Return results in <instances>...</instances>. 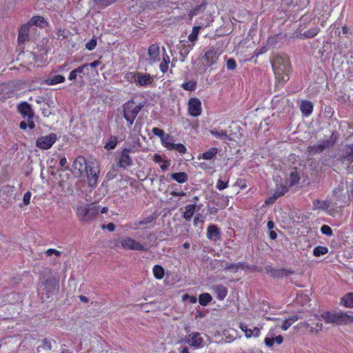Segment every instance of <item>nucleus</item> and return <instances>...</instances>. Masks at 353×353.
I'll return each instance as SVG.
<instances>
[{
	"instance_id": "de8ad7c7",
	"label": "nucleus",
	"mask_w": 353,
	"mask_h": 353,
	"mask_svg": "<svg viewBox=\"0 0 353 353\" xmlns=\"http://www.w3.org/2000/svg\"><path fill=\"white\" fill-rule=\"evenodd\" d=\"M314 321H316L315 327H310V332H316L321 330L322 329V323H321V319H319L317 315H315Z\"/></svg>"
},
{
	"instance_id": "f257e3e1",
	"label": "nucleus",
	"mask_w": 353,
	"mask_h": 353,
	"mask_svg": "<svg viewBox=\"0 0 353 353\" xmlns=\"http://www.w3.org/2000/svg\"><path fill=\"white\" fill-rule=\"evenodd\" d=\"M271 63L278 83H283L290 79V65L288 57L284 54H274Z\"/></svg>"
},
{
	"instance_id": "1a4fd4ad",
	"label": "nucleus",
	"mask_w": 353,
	"mask_h": 353,
	"mask_svg": "<svg viewBox=\"0 0 353 353\" xmlns=\"http://www.w3.org/2000/svg\"><path fill=\"white\" fill-rule=\"evenodd\" d=\"M56 141L57 135L52 133L38 138L36 142V145L40 149L48 150L52 147Z\"/></svg>"
},
{
	"instance_id": "09e8293b",
	"label": "nucleus",
	"mask_w": 353,
	"mask_h": 353,
	"mask_svg": "<svg viewBox=\"0 0 353 353\" xmlns=\"http://www.w3.org/2000/svg\"><path fill=\"white\" fill-rule=\"evenodd\" d=\"M321 232H322V234L327 236H331L333 234L332 228L327 225H322L321 228Z\"/></svg>"
},
{
	"instance_id": "774afa93",
	"label": "nucleus",
	"mask_w": 353,
	"mask_h": 353,
	"mask_svg": "<svg viewBox=\"0 0 353 353\" xmlns=\"http://www.w3.org/2000/svg\"><path fill=\"white\" fill-rule=\"evenodd\" d=\"M170 165V163L168 161H164L163 163L161 165V168L163 170H166Z\"/></svg>"
},
{
	"instance_id": "5fc2aeb1",
	"label": "nucleus",
	"mask_w": 353,
	"mask_h": 353,
	"mask_svg": "<svg viewBox=\"0 0 353 353\" xmlns=\"http://www.w3.org/2000/svg\"><path fill=\"white\" fill-rule=\"evenodd\" d=\"M46 254L48 256H51L52 255H55L57 257H59L61 256V252H59L55 249H48L46 250Z\"/></svg>"
},
{
	"instance_id": "20e7f679",
	"label": "nucleus",
	"mask_w": 353,
	"mask_h": 353,
	"mask_svg": "<svg viewBox=\"0 0 353 353\" xmlns=\"http://www.w3.org/2000/svg\"><path fill=\"white\" fill-rule=\"evenodd\" d=\"M214 263L216 267L223 268L233 273L237 272L239 269L245 270L256 268L255 267H250L246 263L242 262L231 263L223 261L214 260Z\"/></svg>"
},
{
	"instance_id": "8fccbe9b",
	"label": "nucleus",
	"mask_w": 353,
	"mask_h": 353,
	"mask_svg": "<svg viewBox=\"0 0 353 353\" xmlns=\"http://www.w3.org/2000/svg\"><path fill=\"white\" fill-rule=\"evenodd\" d=\"M260 334V330L258 327H254L252 330L249 329L246 333V337L250 338L252 336H259Z\"/></svg>"
},
{
	"instance_id": "f3484780",
	"label": "nucleus",
	"mask_w": 353,
	"mask_h": 353,
	"mask_svg": "<svg viewBox=\"0 0 353 353\" xmlns=\"http://www.w3.org/2000/svg\"><path fill=\"white\" fill-rule=\"evenodd\" d=\"M17 110L24 118L33 119L34 116V112L31 105L27 102H23L19 104Z\"/></svg>"
},
{
	"instance_id": "c03bdc74",
	"label": "nucleus",
	"mask_w": 353,
	"mask_h": 353,
	"mask_svg": "<svg viewBox=\"0 0 353 353\" xmlns=\"http://www.w3.org/2000/svg\"><path fill=\"white\" fill-rule=\"evenodd\" d=\"M200 29L201 26H194L192 29V33L188 37L189 41H191L193 43V45L198 39V34Z\"/></svg>"
},
{
	"instance_id": "72a5a7b5",
	"label": "nucleus",
	"mask_w": 353,
	"mask_h": 353,
	"mask_svg": "<svg viewBox=\"0 0 353 353\" xmlns=\"http://www.w3.org/2000/svg\"><path fill=\"white\" fill-rule=\"evenodd\" d=\"M90 221L94 219L99 213V205L97 203L89 205Z\"/></svg>"
},
{
	"instance_id": "6e6552de",
	"label": "nucleus",
	"mask_w": 353,
	"mask_h": 353,
	"mask_svg": "<svg viewBox=\"0 0 353 353\" xmlns=\"http://www.w3.org/2000/svg\"><path fill=\"white\" fill-rule=\"evenodd\" d=\"M121 247L125 250H145V247L139 241L131 237L125 236L120 240Z\"/></svg>"
},
{
	"instance_id": "5701e85b",
	"label": "nucleus",
	"mask_w": 353,
	"mask_h": 353,
	"mask_svg": "<svg viewBox=\"0 0 353 353\" xmlns=\"http://www.w3.org/2000/svg\"><path fill=\"white\" fill-rule=\"evenodd\" d=\"M207 235L208 239L215 241H218L221 237L220 230L216 225H210L208 228Z\"/></svg>"
},
{
	"instance_id": "a19ab883",
	"label": "nucleus",
	"mask_w": 353,
	"mask_h": 353,
	"mask_svg": "<svg viewBox=\"0 0 353 353\" xmlns=\"http://www.w3.org/2000/svg\"><path fill=\"white\" fill-rule=\"evenodd\" d=\"M265 270L273 277L282 276L285 272L284 270H273L270 266L265 267Z\"/></svg>"
},
{
	"instance_id": "4d7b16f0",
	"label": "nucleus",
	"mask_w": 353,
	"mask_h": 353,
	"mask_svg": "<svg viewBox=\"0 0 353 353\" xmlns=\"http://www.w3.org/2000/svg\"><path fill=\"white\" fill-rule=\"evenodd\" d=\"M31 192L30 191L27 192L23 198V202L25 205H28L30 202V198H31Z\"/></svg>"
},
{
	"instance_id": "13d9d810",
	"label": "nucleus",
	"mask_w": 353,
	"mask_h": 353,
	"mask_svg": "<svg viewBox=\"0 0 353 353\" xmlns=\"http://www.w3.org/2000/svg\"><path fill=\"white\" fill-rule=\"evenodd\" d=\"M59 165L61 168H63V170H68L69 167L68 165L67 159L65 157H62L59 161Z\"/></svg>"
},
{
	"instance_id": "79ce46f5",
	"label": "nucleus",
	"mask_w": 353,
	"mask_h": 353,
	"mask_svg": "<svg viewBox=\"0 0 353 353\" xmlns=\"http://www.w3.org/2000/svg\"><path fill=\"white\" fill-rule=\"evenodd\" d=\"M170 63V57L167 54L163 55V60L160 64V70L165 73L168 69V64Z\"/></svg>"
},
{
	"instance_id": "a878e982",
	"label": "nucleus",
	"mask_w": 353,
	"mask_h": 353,
	"mask_svg": "<svg viewBox=\"0 0 353 353\" xmlns=\"http://www.w3.org/2000/svg\"><path fill=\"white\" fill-rule=\"evenodd\" d=\"M299 180V173L297 172L296 169H294L291 171L289 178L285 181V183L290 187L297 183Z\"/></svg>"
},
{
	"instance_id": "58836bf2",
	"label": "nucleus",
	"mask_w": 353,
	"mask_h": 353,
	"mask_svg": "<svg viewBox=\"0 0 353 353\" xmlns=\"http://www.w3.org/2000/svg\"><path fill=\"white\" fill-rule=\"evenodd\" d=\"M289 186L285 183V185H281L278 186L276 190L274 192V198H279L281 196H283L288 191Z\"/></svg>"
},
{
	"instance_id": "37998d69",
	"label": "nucleus",
	"mask_w": 353,
	"mask_h": 353,
	"mask_svg": "<svg viewBox=\"0 0 353 353\" xmlns=\"http://www.w3.org/2000/svg\"><path fill=\"white\" fill-rule=\"evenodd\" d=\"M328 252V248L325 246H316L313 250V254L316 256L324 255Z\"/></svg>"
},
{
	"instance_id": "7ed1b4c3",
	"label": "nucleus",
	"mask_w": 353,
	"mask_h": 353,
	"mask_svg": "<svg viewBox=\"0 0 353 353\" xmlns=\"http://www.w3.org/2000/svg\"><path fill=\"white\" fill-rule=\"evenodd\" d=\"M143 108L141 104H137L134 101L130 100L125 103L123 105V117L128 122V125L131 126L137 114Z\"/></svg>"
},
{
	"instance_id": "6e6d98bb",
	"label": "nucleus",
	"mask_w": 353,
	"mask_h": 353,
	"mask_svg": "<svg viewBox=\"0 0 353 353\" xmlns=\"http://www.w3.org/2000/svg\"><path fill=\"white\" fill-rule=\"evenodd\" d=\"M97 46V39H92L89 42H88L85 45V48L89 50H93Z\"/></svg>"
},
{
	"instance_id": "cd10ccee",
	"label": "nucleus",
	"mask_w": 353,
	"mask_h": 353,
	"mask_svg": "<svg viewBox=\"0 0 353 353\" xmlns=\"http://www.w3.org/2000/svg\"><path fill=\"white\" fill-rule=\"evenodd\" d=\"M88 70V65H82L75 70H73L70 72L68 79L70 81H73L76 79L78 74H85V72Z\"/></svg>"
},
{
	"instance_id": "9d476101",
	"label": "nucleus",
	"mask_w": 353,
	"mask_h": 353,
	"mask_svg": "<svg viewBox=\"0 0 353 353\" xmlns=\"http://www.w3.org/2000/svg\"><path fill=\"white\" fill-rule=\"evenodd\" d=\"M219 54L215 48L212 47L206 50L203 56V59L205 61V66L210 67L216 64L219 59Z\"/></svg>"
},
{
	"instance_id": "603ef678",
	"label": "nucleus",
	"mask_w": 353,
	"mask_h": 353,
	"mask_svg": "<svg viewBox=\"0 0 353 353\" xmlns=\"http://www.w3.org/2000/svg\"><path fill=\"white\" fill-rule=\"evenodd\" d=\"M301 110L303 114L307 116L309 114V102L307 101H303L301 105Z\"/></svg>"
},
{
	"instance_id": "ddd939ff",
	"label": "nucleus",
	"mask_w": 353,
	"mask_h": 353,
	"mask_svg": "<svg viewBox=\"0 0 353 353\" xmlns=\"http://www.w3.org/2000/svg\"><path fill=\"white\" fill-rule=\"evenodd\" d=\"M188 112L191 116L198 117L201 113V103L197 98H191L188 102Z\"/></svg>"
},
{
	"instance_id": "4468645a",
	"label": "nucleus",
	"mask_w": 353,
	"mask_h": 353,
	"mask_svg": "<svg viewBox=\"0 0 353 353\" xmlns=\"http://www.w3.org/2000/svg\"><path fill=\"white\" fill-rule=\"evenodd\" d=\"M77 215L82 223H87L90 221L89 205L81 204L77 208Z\"/></svg>"
},
{
	"instance_id": "39448f33",
	"label": "nucleus",
	"mask_w": 353,
	"mask_h": 353,
	"mask_svg": "<svg viewBox=\"0 0 353 353\" xmlns=\"http://www.w3.org/2000/svg\"><path fill=\"white\" fill-rule=\"evenodd\" d=\"M87 174L88 185L91 187H95L97 184L98 177L100 172V168L98 163L90 161L88 163V168L85 170Z\"/></svg>"
},
{
	"instance_id": "4be33fe9",
	"label": "nucleus",
	"mask_w": 353,
	"mask_h": 353,
	"mask_svg": "<svg viewBox=\"0 0 353 353\" xmlns=\"http://www.w3.org/2000/svg\"><path fill=\"white\" fill-rule=\"evenodd\" d=\"M164 146L170 150H176L180 154H185L187 151L186 148L181 143H174L172 140H168Z\"/></svg>"
},
{
	"instance_id": "aec40b11",
	"label": "nucleus",
	"mask_w": 353,
	"mask_h": 353,
	"mask_svg": "<svg viewBox=\"0 0 353 353\" xmlns=\"http://www.w3.org/2000/svg\"><path fill=\"white\" fill-rule=\"evenodd\" d=\"M336 141V137L332 134L329 139L323 140L321 143H319L317 145L316 150L317 152H322L324 150L331 148L334 145Z\"/></svg>"
},
{
	"instance_id": "0e129e2a",
	"label": "nucleus",
	"mask_w": 353,
	"mask_h": 353,
	"mask_svg": "<svg viewBox=\"0 0 353 353\" xmlns=\"http://www.w3.org/2000/svg\"><path fill=\"white\" fill-rule=\"evenodd\" d=\"M344 190L343 185H339L337 188H335L333 191V194L335 196H337L339 194L341 193Z\"/></svg>"
},
{
	"instance_id": "473e14b6",
	"label": "nucleus",
	"mask_w": 353,
	"mask_h": 353,
	"mask_svg": "<svg viewBox=\"0 0 353 353\" xmlns=\"http://www.w3.org/2000/svg\"><path fill=\"white\" fill-rule=\"evenodd\" d=\"M283 342V336L281 335L275 337H266L265 339V343L268 347H272L274 343L281 344Z\"/></svg>"
},
{
	"instance_id": "338daca9",
	"label": "nucleus",
	"mask_w": 353,
	"mask_h": 353,
	"mask_svg": "<svg viewBox=\"0 0 353 353\" xmlns=\"http://www.w3.org/2000/svg\"><path fill=\"white\" fill-rule=\"evenodd\" d=\"M28 121V126L30 129H34L35 127L34 122L32 121V119H27Z\"/></svg>"
},
{
	"instance_id": "c85d7f7f",
	"label": "nucleus",
	"mask_w": 353,
	"mask_h": 353,
	"mask_svg": "<svg viewBox=\"0 0 353 353\" xmlns=\"http://www.w3.org/2000/svg\"><path fill=\"white\" fill-rule=\"evenodd\" d=\"M29 28L28 26L23 25L21 27L19 36H18V41L19 43H23L28 37Z\"/></svg>"
},
{
	"instance_id": "9b49d317",
	"label": "nucleus",
	"mask_w": 353,
	"mask_h": 353,
	"mask_svg": "<svg viewBox=\"0 0 353 353\" xmlns=\"http://www.w3.org/2000/svg\"><path fill=\"white\" fill-rule=\"evenodd\" d=\"M160 61V50L157 44H152L148 50V58L146 61L148 65H152Z\"/></svg>"
},
{
	"instance_id": "052dcab7",
	"label": "nucleus",
	"mask_w": 353,
	"mask_h": 353,
	"mask_svg": "<svg viewBox=\"0 0 353 353\" xmlns=\"http://www.w3.org/2000/svg\"><path fill=\"white\" fill-rule=\"evenodd\" d=\"M44 21V19L42 17H34L32 18L31 21L32 23L37 25L40 23H43Z\"/></svg>"
},
{
	"instance_id": "423d86ee",
	"label": "nucleus",
	"mask_w": 353,
	"mask_h": 353,
	"mask_svg": "<svg viewBox=\"0 0 353 353\" xmlns=\"http://www.w3.org/2000/svg\"><path fill=\"white\" fill-rule=\"evenodd\" d=\"M88 168L85 159L82 156L77 157L72 164V172L77 177H81Z\"/></svg>"
},
{
	"instance_id": "a18cd8bd",
	"label": "nucleus",
	"mask_w": 353,
	"mask_h": 353,
	"mask_svg": "<svg viewBox=\"0 0 353 353\" xmlns=\"http://www.w3.org/2000/svg\"><path fill=\"white\" fill-rule=\"evenodd\" d=\"M297 320L296 316H292L289 317L288 319H286L283 323V324L281 326V328L283 330H286L288 329V327L293 324Z\"/></svg>"
},
{
	"instance_id": "e433bc0d",
	"label": "nucleus",
	"mask_w": 353,
	"mask_h": 353,
	"mask_svg": "<svg viewBox=\"0 0 353 353\" xmlns=\"http://www.w3.org/2000/svg\"><path fill=\"white\" fill-rule=\"evenodd\" d=\"M152 272L154 277L157 279H163L165 274L164 269L161 265H158L153 267Z\"/></svg>"
},
{
	"instance_id": "ea45409f",
	"label": "nucleus",
	"mask_w": 353,
	"mask_h": 353,
	"mask_svg": "<svg viewBox=\"0 0 353 353\" xmlns=\"http://www.w3.org/2000/svg\"><path fill=\"white\" fill-rule=\"evenodd\" d=\"M65 81V77L62 75H55L52 78L46 80V83L48 85H55Z\"/></svg>"
},
{
	"instance_id": "f704fd0d",
	"label": "nucleus",
	"mask_w": 353,
	"mask_h": 353,
	"mask_svg": "<svg viewBox=\"0 0 353 353\" xmlns=\"http://www.w3.org/2000/svg\"><path fill=\"white\" fill-rule=\"evenodd\" d=\"M153 218L152 216H148L144 220L138 222L137 223H135L134 225H132L131 224H129V228L134 229V230H139L141 226L148 225L153 221Z\"/></svg>"
},
{
	"instance_id": "f8f14e48",
	"label": "nucleus",
	"mask_w": 353,
	"mask_h": 353,
	"mask_svg": "<svg viewBox=\"0 0 353 353\" xmlns=\"http://www.w3.org/2000/svg\"><path fill=\"white\" fill-rule=\"evenodd\" d=\"M132 78L133 82L139 86L148 85L153 82V77L148 73L136 72Z\"/></svg>"
},
{
	"instance_id": "412c9836",
	"label": "nucleus",
	"mask_w": 353,
	"mask_h": 353,
	"mask_svg": "<svg viewBox=\"0 0 353 353\" xmlns=\"http://www.w3.org/2000/svg\"><path fill=\"white\" fill-rule=\"evenodd\" d=\"M201 209V205H196L195 204L187 205L184 207V212L183 217L186 221H190L192 218L196 210L199 211Z\"/></svg>"
},
{
	"instance_id": "b1692460",
	"label": "nucleus",
	"mask_w": 353,
	"mask_h": 353,
	"mask_svg": "<svg viewBox=\"0 0 353 353\" xmlns=\"http://www.w3.org/2000/svg\"><path fill=\"white\" fill-rule=\"evenodd\" d=\"M210 133L214 137H215L216 139H219L220 140H230V138H229V136L228 135L226 131L221 130L220 128H214L213 129L210 130Z\"/></svg>"
},
{
	"instance_id": "680f3d73",
	"label": "nucleus",
	"mask_w": 353,
	"mask_h": 353,
	"mask_svg": "<svg viewBox=\"0 0 353 353\" xmlns=\"http://www.w3.org/2000/svg\"><path fill=\"white\" fill-rule=\"evenodd\" d=\"M189 299L190 301L192 303H195L197 301V299L196 296H190L188 294H185L183 296V300Z\"/></svg>"
},
{
	"instance_id": "864d4df0",
	"label": "nucleus",
	"mask_w": 353,
	"mask_h": 353,
	"mask_svg": "<svg viewBox=\"0 0 353 353\" xmlns=\"http://www.w3.org/2000/svg\"><path fill=\"white\" fill-rule=\"evenodd\" d=\"M227 68L230 70H233L236 68V64L234 59L230 58L226 62Z\"/></svg>"
},
{
	"instance_id": "0eeeda50",
	"label": "nucleus",
	"mask_w": 353,
	"mask_h": 353,
	"mask_svg": "<svg viewBox=\"0 0 353 353\" xmlns=\"http://www.w3.org/2000/svg\"><path fill=\"white\" fill-rule=\"evenodd\" d=\"M137 150L136 146L133 145L131 149L124 148L119 158L118 165L123 169H126L128 167L131 166L133 164L132 159L130 157V152L132 151Z\"/></svg>"
},
{
	"instance_id": "c9c22d12",
	"label": "nucleus",
	"mask_w": 353,
	"mask_h": 353,
	"mask_svg": "<svg viewBox=\"0 0 353 353\" xmlns=\"http://www.w3.org/2000/svg\"><path fill=\"white\" fill-rule=\"evenodd\" d=\"M218 152L216 148H211L208 151L202 154V159L205 160H211L214 158Z\"/></svg>"
},
{
	"instance_id": "bb28decb",
	"label": "nucleus",
	"mask_w": 353,
	"mask_h": 353,
	"mask_svg": "<svg viewBox=\"0 0 353 353\" xmlns=\"http://www.w3.org/2000/svg\"><path fill=\"white\" fill-rule=\"evenodd\" d=\"M213 290L219 300H223L228 294V290L222 285H216L213 287Z\"/></svg>"
},
{
	"instance_id": "f03ea898",
	"label": "nucleus",
	"mask_w": 353,
	"mask_h": 353,
	"mask_svg": "<svg viewBox=\"0 0 353 353\" xmlns=\"http://www.w3.org/2000/svg\"><path fill=\"white\" fill-rule=\"evenodd\" d=\"M326 323L348 325L353 323V316L343 312H325L321 314Z\"/></svg>"
},
{
	"instance_id": "4c0bfd02",
	"label": "nucleus",
	"mask_w": 353,
	"mask_h": 353,
	"mask_svg": "<svg viewBox=\"0 0 353 353\" xmlns=\"http://www.w3.org/2000/svg\"><path fill=\"white\" fill-rule=\"evenodd\" d=\"M212 296L209 293H203L199 297V303L203 305H207L212 301Z\"/></svg>"
},
{
	"instance_id": "bf43d9fd",
	"label": "nucleus",
	"mask_w": 353,
	"mask_h": 353,
	"mask_svg": "<svg viewBox=\"0 0 353 353\" xmlns=\"http://www.w3.org/2000/svg\"><path fill=\"white\" fill-rule=\"evenodd\" d=\"M216 188L219 190H222L228 188V182H224V181H223L219 179L217 181Z\"/></svg>"
},
{
	"instance_id": "69168bd1",
	"label": "nucleus",
	"mask_w": 353,
	"mask_h": 353,
	"mask_svg": "<svg viewBox=\"0 0 353 353\" xmlns=\"http://www.w3.org/2000/svg\"><path fill=\"white\" fill-rule=\"evenodd\" d=\"M170 195L173 196H183L185 195V193L184 192H177L176 191H172L170 192Z\"/></svg>"
},
{
	"instance_id": "49530a36",
	"label": "nucleus",
	"mask_w": 353,
	"mask_h": 353,
	"mask_svg": "<svg viewBox=\"0 0 353 353\" xmlns=\"http://www.w3.org/2000/svg\"><path fill=\"white\" fill-rule=\"evenodd\" d=\"M181 86L185 90L193 91L196 89V82L193 81H190L183 83Z\"/></svg>"
},
{
	"instance_id": "7c9ffc66",
	"label": "nucleus",
	"mask_w": 353,
	"mask_h": 353,
	"mask_svg": "<svg viewBox=\"0 0 353 353\" xmlns=\"http://www.w3.org/2000/svg\"><path fill=\"white\" fill-rule=\"evenodd\" d=\"M341 303L346 307H353V292L347 293L341 300Z\"/></svg>"
},
{
	"instance_id": "6ab92c4d",
	"label": "nucleus",
	"mask_w": 353,
	"mask_h": 353,
	"mask_svg": "<svg viewBox=\"0 0 353 353\" xmlns=\"http://www.w3.org/2000/svg\"><path fill=\"white\" fill-rule=\"evenodd\" d=\"M340 160L343 163H353V143L345 145V149L343 150Z\"/></svg>"
},
{
	"instance_id": "2eb2a0df",
	"label": "nucleus",
	"mask_w": 353,
	"mask_h": 353,
	"mask_svg": "<svg viewBox=\"0 0 353 353\" xmlns=\"http://www.w3.org/2000/svg\"><path fill=\"white\" fill-rule=\"evenodd\" d=\"M59 280L54 276L48 278L45 282V290L48 296L57 292L59 289Z\"/></svg>"
},
{
	"instance_id": "c756f323",
	"label": "nucleus",
	"mask_w": 353,
	"mask_h": 353,
	"mask_svg": "<svg viewBox=\"0 0 353 353\" xmlns=\"http://www.w3.org/2000/svg\"><path fill=\"white\" fill-rule=\"evenodd\" d=\"M330 207V203L327 200H316L313 202L314 210H326Z\"/></svg>"
},
{
	"instance_id": "dca6fc26",
	"label": "nucleus",
	"mask_w": 353,
	"mask_h": 353,
	"mask_svg": "<svg viewBox=\"0 0 353 353\" xmlns=\"http://www.w3.org/2000/svg\"><path fill=\"white\" fill-rule=\"evenodd\" d=\"M185 342L194 348H199L203 346V340L200 333L194 332L187 336Z\"/></svg>"
},
{
	"instance_id": "2f4dec72",
	"label": "nucleus",
	"mask_w": 353,
	"mask_h": 353,
	"mask_svg": "<svg viewBox=\"0 0 353 353\" xmlns=\"http://www.w3.org/2000/svg\"><path fill=\"white\" fill-rule=\"evenodd\" d=\"M172 179L178 183H183L188 181V176L185 172H176L171 174Z\"/></svg>"
},
{
	"instance_id": "3c124183",
	"label": "nucleus",
	"mask_w": 353,
	"mask_h": 353,
	"mask_svg": "<svg viewBox=\"0 0 353 353\" xmlns=\"http://www.w3.org/2000/svg\"><path fill=\"white\" fill-rule=\"evenodd\" d=\"M117 143L116 138L111 139L105 145V148L107 150H113L115 148Z\"/></svg>"
},
{
	"instance_id": "e2e57ef3",
	"label": "nucleus",
	"mask_w": 353,
	"mask_h": 353,
	"mask_svg": "<svg viewBox=\"0 0 353 353\" xmlns=\"http://www.w3.org/2000/svg\"><path fill=\"white\" fill-rule=\"evenodd\" d=\"M43 346L44 348L47 349V350H51L52 348V345H51V343L50 341H48V339H44L43 341Z\"/></svg>"
},
{
	"instance_id": "a211bd4d",
	"label": "nucleus",
	"mask_w": 353,
	"mask_h": 353,
	"mask_svg": "<svg viewBox=\"0 0 353 353\" xmlns=\"http://www.w3.org/2000/svg\"><path fill=\"white\" fill-rule=\"evenodd\" d=\"M294 34V37L299 38H307L309 37L308 23L306 17H303L301 19L299 27Z\"/></svg>"
},
{
	"instance_id": "393cba45",
	"label": "nucleus",
	"mask_w": 353,
	"mask_h": 353,
	"mask_svg": "<svg viewBox=\"0 0 353 353\" xmlns=\"http://www.w3.org/2000/svg\"><path fill=\"white\" fill-rule=\"evenodd\" d=\"M152 131L154 135L158 136L161 138V141L163 145H165L168 140H172V137H171L169 134H165L164 131L161 129H159L158 128H153Z\"/></svg>"
}]
</instances>
